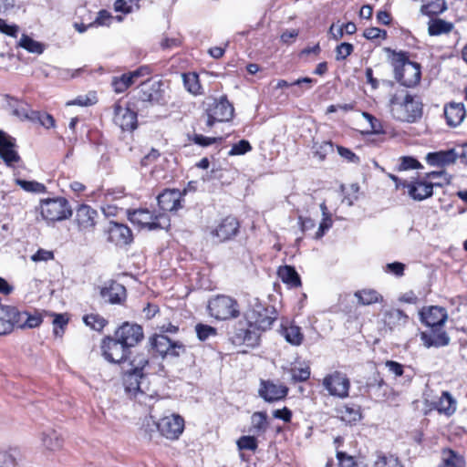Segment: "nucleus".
Returning <instances> with one entry per match:
<instances>
[{"instance_id":"nucleus-30","label":"nucleus","mask_w":467,"mask_h":467,"mask_svg":"<svg viewBox=\"0 0 467 467\" xmlns=\"http://www.w3.org/2000/svg\"><path fill=\"white\" fill-rule=\"evenodd\" d=\"M277 275L281 281L290 288H297L302 285L300 275L292 265H281L277 269Z\"/></svg>"},{"instance_id":"nucleus-9","label":"nucleus","mask_w":467,"mask_h":467,"mask_svg":"<svg viewBox=\"0 0 467 467\" xmlns=\"http://www.w3.org/2000/svg\"><path fill=\"white\" fill-rule=\"evenodd\" d=\"M186 189L166 188L156 197L159 212L166 213H176L184 207Z\"/></svg>"},{"instance_id":"nucleus-60","label":"nucleus","mask_w":467,"mask_h":467,"mask_svg":"<svg viewBox=\"0 0 467 467\" xmlns=\"http://www.w3.org/2000/svg\"><path fill=\"white\" fill-rule=\"evenodd\" d=\"M383 387H387V385L379 372L374 373L367 381V388L369 391H379Z\"/></svg>"},{"instance_id":"nucleus-25","label":"nucleus","mask_w":467,"mask_h":467,"mask_svg":"<svg viewBox=\"0 0 467 467\" xmlns=\"http://www.w3.org/2000/svg\"><path fill=\"white\" fill-rule=\"evenodd\" d=\"M107 233L108 241L117 246H125L133 241L132 231L123 223L110 222Z\"/></svg>"},{"instance_id":"nucleus-45","label":"nucleus","mask_w":467,"mask_h":467,"mask_svg":"<svg viewBox=\"0 0 467 467\" xmlns=\"http://www.w3.org/2000/svg\"><path fill=\"white\" fill-rule=\"evenodd\" d=\"M334 148V144L331 140H325L321 143H314L313 145V154L314 157L317 158L320 161L326 160L329 151H332Z\"/></svg>"},{"instance_id":"nucleus-18","label":"nucleus","mask_w":467,"mask_h":467,"mask_svg":"<svg viewBox=\"0 0 467 467\" xmlns=\"http://www.w3.org/2000/svg\"><path fill=\"white\" fill-rule=\"evenodd\" d=\"M98 219V211L88 204L82 203L76 209L73 223L78 232L86 234L95 231Z\"/></svg>"},{"instance_id":"nucleus-37","label":"nucleus","mask_w":467,"mask_h":467,"mask_svg":"<svg viewBox=\"0 0 467 467\" xmlns=\"http://www.w3.org/2000/svg\"><path fill=\"white\" fill-rule=\"evenodd\" d=\"M140 431L144 439L148 441L155 440L160 436L159 420L156 421L152 416L146 417L142 422Z\"/></svg>"},{"instance_id":"nucleus-53","label":"nucleus","mask_w":467,"mask_h":467,"mask_svg":"<svg viewBox=\"0 0 467 467\" xmlns=\"http://www.w3.org/2000/svg\"><path fill=\"white\" fill-rule=\"evenodd\" d=\"M194 144L201 147H208L214 143H220L223 140L222 137H206L202 134H193L190 139Z\"/></svg>"},{"instance_id":"nucleus-1","label":"nucleus","mask_w":467,"mask_h":467,"mask_svg":"<svg viewBox=\"0 0 467 467\" xmlns=\"http://www.w3.org/2000/svg\"><path fill=\"white\" fill-rule=\"evenodd\" d=\"M389 63L393 68L394 78L401 86L413 88L420 85L421 80V65L410 60L408 51L386 48Z\"/></svg>"},{"instance_id":"nucleus-57","label":"nucleus","mask_w":467,"mask_h":467,"mask_svg":"<svg viewBox=\"0 0 467 467\" xmlns=\"http://www.w3.org/2000/svg\"><path fill=\"white\" fill-rule=\"evenodd\" d=\"M336 59L345 60L348 57H349L354 51V46L348 42H343L337 46L336 47Z\"/></svg>"},{"instance_id":"nucleus-8","label":"nucleus","mask_w":467,"mask_h":467,"mask_svg":"<svg viewBox=\"0 0 467 467\" xmlns=\"http://www.w3.org/2000/svg\"><path fill=\"white\" fill-rule=\"evenodd\" d=\"M205 114L207 116L206 126L211 129L216 122L232 120L234 115V108L228 100L227 96L223 95L208 105Z\"/></svg>"},{"instance_id":"nucleus-22","label":"nucleus","mask_w":467,"mask_h":467,"mask_svg":"<svg viewBox=\"0 0 467 467\" xmlns=\"http://www.w3.org/2000/svg\"><path fill=\"white\" fill-rule=\"evenodd\" d=\"M16 148V139L0 130V159L8 167H14L21 161Z\"/></svg>"},{"instance_id":"nucleus-14","label":"nucleus","mask_w":467,"mask_h":467,"mask_svg":"<svg viewBox=\"0 0 467 467\" xmlns=\"http://www.w3.org/2000/svg\"><path fill=\"white\" fill-rule=\"evenodd\" d=\"M402 187L408 189L409 196L417 202H421L433 195L434 187H442V183L428 181L424 176L413 178L410 182L404 181Z\"/></svg>"},{"instance_id":"nucleus-35","label":"nucleus","mask_w":467,"mask_h":467,"mask_svg":"<svg viewBox=\"0 0 467 467\" xmlns=\"http://www.w3.org/2000/svg\"><path fill=\"white\" fill-rule=\"evenodd\" d=\"M26 118L32 122L39 123L46 129L55 128L56 126V120L54 117L45 111L32 109L26 114Z\"/></svg>"},{"instance_id":"nucleus-20","label":"nucleus","mask_w":467,"mask_h":467,"mask_svg":"<svg viewBox=\"0 0 467 467\" xmlns=\"http://www.w3.org/2000/svg\"><path fill=\"white\" fill-rule=\"evenodd\" d=\"M427 325L426 330L420 333V338L427 348L431 347H444L450 342L446 331L444 330V323H425Z\"/></svg>"},{"instance_id":"nucleus-46","label":"nucleus","mask_w":467,"mask_h":467,"mask_svg":"<svg viewBox=\"0 0 467 467\" xmlns=\"http://www.w3.org/2000/svg\"><path fill=\"white\" fill-rule=\"evenodd\" d=\"M16 184L28 192L44 193L47 192L45 184L36 181L16 180Z\"/></svg>"},{"instance_id":"nucleus-38","label":"nucleus","mask_w":467,"mask_h":467,"mask_svg":"<svg viewBox=\"0 0 467 467\" xmlns=\"http://www.w3.org/2000/svg\"><path fill=\"white\" fill-rule=\"evenodd\" d=\"M43 445L50 451H57L63 446V439L55 430L44 431L41 437Z\"/></svg>"},{"instance_id":"nucleus-13","label":"nucleus","mask_w":467,"mask_h":467,"mask_svg":"<svg viewBox=\"0 0 467 467\" xmlns=\"http://www.w3.org/2000/svg\"><path fill=\"white\" fill-rule=\"evenodd\" d=\"M112 120L123 132H133L139 126L138 113L129 105L122 106L121 100L116 101L113 106Z\"/></svg>"},{"instance_id":"nucleus-16","label":"nucleus","mask_w":467,"mask_h":467,"mask_svg":"<svg viewBox=\"0 0 467 467\" xmlns=\"http://www.w3.org/2000/svg\"><path fill=\"white\" fill-rule=\"evenodd\" d=\"M260 328L257 323H238L232 332L231 340L236 346L255 347L260 339Z\"/></svg>"},{"instance_id":"nucleus-40","label":"nucleus","mask_w":467,"mask_h":467,"mask_svg":"<svg viewBox=\"0 0 467 467\" xmlns=\"http://www.w3.org/2000/svg\"><path fill=\"white\" fill-rule=\"evenodd\" d=\"M338 411L341 419L348 423L356 422L361 419L360 408L358 406L345 405Z\"/></svg>"},{"instance_id":"nucleus-44","label":"nucleus","mask_w":467,"mask_h":467,"mask_svg":"<svg viewBox=\"0 0 467 467\" xmlns=\"http://www.w3.org/2000/svg\"><path fill=\"white\" fill-rule=\"evenodd\" d=\"M252 429L257 433L265 432L267 428V414L264 411L254 412L251 417Z\"/></svg>"},{"instance_id":"nucleus-6","label":"nucleus","mask_w":467,"mask_h":467,"mask_svg":"<svg viewBox=\"0 0 467 467\" xmlns=\"http://www.w3.org/2000/svg\"><path fill=\"white\" fill-rule=\"evenodd\" d=\"M39 211L42 218L51 223L66 220L72 215L71 206L65 197L41 200Z\"/></svg>"},{"instance_id":"nucleus-62","label":"nucleus","mask_w":467,"mask_h":467,"mask_svg":"<svg viewBox=\"0 0 467 467\" xmlns=\"http://www.w3.org/2000/svg\"><path fill=\"white\" fill-rule=\"evenodd\" d=\"M337 153L348 162L358 163L360 161L359 157L348 148L337 145Z\"/></svg>"},{"instance_id":"nucleus-52","label":"nucleus","mask_w":467,"mask_h":467,"mask_svg":"<svg viewBox=\"0 0 467 467\" xmlns=\"http://www.w3.org/2000/svg\"><path fill=\"white\" fill-rule=\"evenodd\" d=\"M321 208L323 210L324 217L319 224L318 230L316 233V235H315L316 239L321 238L325 234V233L332 227V223H333V221H332L330 215L327 213H326V211H327L326 205L322 204Z\"/></svg>"},{"instance_id":"nucleus-33","label":"nucleus","mask_w":467,"mask_h":467,"mask_svg":"<svg viewBox=\"0 0 467 467\" xmlns=\"http://www.w3.org/2000/svg\"><path fill=\"white\" fill-rule=\"evenodd\" d=\"M453 29V24L441 18L431 17L428 23V33L431 36L448 35Z\"/></svg>"},{"instance_id":"nucleus-64","label":"nucleus","mask_w":467,"mask_h":467,"mask_svg":"<svg viewBox=\"0 0 467 467\" xmlns=\"http://www.w3.org/2000/svg\"><path fill=\"white\" fill-rule=\"evenodd\" d=\"M16 457L9 451H0V467H15Z\"/></svg>"},{"instance_id":"nucleus-49","label":"nucleus","mask_w":467,"mask_h":467,"mask_svg":"<svg viewBox=\"0 0 467 467\" xmlns=\"http://www.w3.org/2000/svg\"><path fill=\"white\" fill-rule=\"evenodd\" d=\"M253 150L251 143L247 140H241L236 143H234L231 150L228 152L229 156L244 155Z\"/></svg>"},{"instance_id":"nucleus-61","label":"nucleus","mask_w":467,"mask_h":467,"mask_svg":"<svg viewBox=\"0 0 467 467\" xmlns=\"http://www.w3.org/2000/svg\"><path fill=\"white\" fill-rule=\"evenodd\" d=\"M291 377L294 382H303L309 379L310 369L306 368H295L291 369Z\"/></svg>"},{"instance_id":"nucleus-54","label":"nucleus","mask_w":467,"mask_h":467,"mask_svg":"<svg viewBox=\"0 0 467 467\" xmlns=\"http://www.w3.org/2000/svg\"><path fill=\"white\" fill-rule=\"evenodd\" d=\"M236 444L240 451L249 450L254 451L258 446L257 440L254 436H242L238 439Z\"/></svg>"},{"instance_id":"nucleus-47","label":"nucleus","mask_w":467,"mask_h":467,"mask_svg":"<svg viewBox=\"0 0 467 467\" xmlns=\"http://www.w3.org/2000/svg\"><path fill=\"white\" fill-rule=\"evenodd\" d=\"M422 164L412 156H402L399 159L398 171L420 170Z\"/></svg>"},{"instance_id":"nucleus-63","label":"nucleus","mask_w":467,"mask_h":467,"mask_svg":"<svg viewBox=\"0 0 467 467\" xmlns=\"http://www.w3.org/2000/svg\"><path fill=\"white\" fill-rule=\"evenodd\" d=\"M161 152L159 150L152 148L148 154H146L141 160H140V165L142 167H148L151 164L155 163L159 158L161 157Z\"/></svg>"},{"instance_id":"nucleus-32","label":"nucleus","mask_w":467,"mask_h":467,"mask_svg":"<svg viewBox=\"0 0 467 467\" xmlns=\"http://www.w3.org/2000/svg\"><path fill=\"white\" fill-rule=\"evenodd\" d=\"M421 321H446L447 311L440 306H424L420 311Z\"/></svg>"},{"instance_id":"nucleus-12","label":"nucleus","mask_w":467,"mask_h":467,"mask_svg":"<svg viewBox=\"0 0 467 467\" xmlns=\"http://www.w3.org/2000/svg\"><path fill=\"white\" fill-rule=\"evenodd\" d=\"M241 223L234 215H227L222 218L212 228L210 234L220 243H226L234 240L240 234Z\"/></svg>"},{"instance_id":"nucleus-34","label":"nucleus","mask_w":467,"mask_h":467,"mask_svg":"<svg viewBox=\"0 0 467 467\" xmlns=\"http://www.w3.org/2000/svg\"><path fill=\"white\" fill-rule=\"evenodd\" d=\"M434 408L440 413L451 416L456 410V400L449 391H443L439 400L435 403Z\"/></svg>"},{"instance_id":"nucleus-29","label":"nucleus","mask_w":467,"mask_h":467,"mask_svg":"<svg viewBox=\"0 0 467 467\" xmlns=\"http://www.w3.org/2000/svg\"><path fill=\"white\" fill-rule=\"evenodd\" d=\"M182 79L185 90L194 97L204 94L203 87L201 83L200 76L195 71L182 73Z\"/></svg>"},{"instance_id":"nucleus-59","label":"nucleus","mask_w":467,"mask_h":467,"mask_svg":"<svg viewBox=\"0 0 467 467\" xmlns=\"http://www.w3.org/2000/svg\"><path fill=\"white\" fill-rule=\"evenodd\" d=\"M140 0H117L114 3V9L116 12L123 14H130L133 10V5H138Z\"/></svg>"},{"instance_id":"nucleus-2","label":"nucleus","mask_w":467,"mask_h":467,"mask_svg":"<svg viewBox=\"0 0 467 467\" xmlns=\"http://www.w3.org/2000/svg\"><path fill=\"white\" fill-rule=\"evenodd\" d=\"M389 107L392 117L401 122H416L423 114L421 98L404 89L390 95Z\"/></svg>"},{"instance_id":"nucleus-51","label":"nucleus","mask_w":467,"mask_h":467,"mask_svg":"<svg viewBox=\"0 0 467 467\" xmlns=\"http://www.w3.org/2000/svg\"><path fill=\"white\" fill-rule=\"evenodd\" d=\"M258 317L255 321H276L278 318V313L274 306L260 307L256 310Z\"/></svg>"},{"instance_id":"nucleus-7","label":"nucleus","mask_w":467,"mask_h":467,"mask_svg":"<svg viewBox=\"0 0 467 467\" xmlns=\"http://www.w3.org/2000/svg\"><path fill=\"white\" fill-rule=\"evenodd\" d=\"M357 302L348 300L347 296L340 300V308L346 313H357L360 306H369L376 304H383L384 296L376 289L365 287L354 292Z\"/></svg>"},{"instance_id":"nucleus-36","label":"nucleus","mask_w":467,"mask_h":467,"mask_svg":"<svg viewBox=\"0 0 467 467\" xmlns=\"http://www.w3.org/2000/svg\"><path fill=\"white\" fill-rule=\"evenodd\" d=\"M423 2L420 11L429 17L437 16L447 9L445 0H423Z\"/></svg>"},{"instance_id":"nucleus-21","label":"nucleus","mask_w":467,"mask_h":467,"mask_svg":"<svg viewBox=\"0 0 467 467\" xmlns=\"http://www.w3.org/2000/svg\"><path fill=\"white\" fill-rule=\"evenodd\" d=\"M114 335L129 349L140 343L144 337L143 328L138 323H122L116 329Z\"/></svg>"},{"instance_id":"nucleus-27","label":"nucleus","mask_w":467,"mask_h":467,"mask_svg":"<svg viewBox=\"0 0 467 467\" xmlns=\"http://www.w3.org/2000/svg\"><path fill=\"white\" fill-rule=\"evenodd\" d=\"M101 296L111 304H123L127 298L126 287L116 282L111 281L108 286L101 290Z\"/></svg>"},{"instance_id":"nucleus-4","label":"nucleus","mask_w":467,"mask_h":467,"mask_svg":"<svg viewBox=\"0 0 467 467\" xmlns=\"http://www.w3.org/2000/svg\"><path fill=\"white\" fill-rule=\"evenodd\" d=\"M125 391L140 403L148 404L155 399L157 392L150 386L148 378L145 374L134 372V370H126L122 376Z\"/></svg>"},{"instance_id":"nucleus-10","label":"nucleus","mask_w":467,"mask_h":467,"mask_svg":"<svg viewBox=\"0 0 467 467\" xmlns=\"http://www.w3.org/2000/svg\"><path fill=\"white\" fill-rule=\"evenodd\" d=\"M149 345L150 350L161 358L168 356L177 358L185 352V346L182 343L171 341L167 336L161 334L150 337Z\"/></svg>"},{"instance_id":"nucleus-39","label":"nucleus","mask_w":467,"mask_h":467,"mask_svg":"<svg viewBox=\"0 0 467 467\" xmlns=\"http://www.w3.org/2000/svg\"><path fill=\"white\" fill-rule=\"evenodd\" d=\"M130 368L129 370H134V372L145 374L146 376L150 373V360L148 355L145 353H138L134 355L130 359Z\"/></svg>"},{"instance_id":"nucleus-56","label":"nucleus","mask_w":467,"mask_h":467,"mask_svg":"<svg viewBox=\"0 0 467 467\" xmlns=\"http://www.w3.org/2000/svg\"><path fill=\"white\" fill-rule=\"evenodd\" d=\"M195 331L198 338L201 341L206 340L211 336L216 335V329L211 326L204 325L202 323H198L195 327Z\"/></svg>"},{"instance_id":"nucleus-5","label":"nucleus","mask_w":467,"mask_h":467,"mask_svg":"<svg viewBox=\"0 0 467 467\" xmlns=\"http://www.w3.org/2000/svg\"><path fill=\"white\" fill-rule=\"evenodd\" d=\"M208 313L216 321L237 319L241 316V306L236 299L225 295L212 297L207 305Z\"/></svg>"},{"instance_id":"nucleus-17","label":"nucleus","mask_w":467,"mask_h":467,"mask_svg":"<svg viewBox=\"0 0 467 467\" xmlns=\"http://www.w3.org/2000/svg\"><path fill=\"white\" fill-rule=\"evenodd\" d=\"M152 72V68L150 66H140L133 71L123 73L120 76H115L111 80L112 89L117 94L124 93L137 83L139 78L149 77Z\"/></svg>"},{"instance_id":"nucleus-15","label":"nucleus","mask_w":467,"mask_h":467,"mask_svg":"<svg viewBox=\"0 0 467 467\" xmlns=\"http://www.w3.org/2000/svg\"><path fill=\"white\" fill-rule=\"evenodd\" d=\"M101 351L103 358L113 364H121L130 358V350L117 338L107 337L102 340Z\"/></svg>"},{"instance_id":"nucleus-3","label":"nucleus","mask_w":467,"mask_h":467,"mask_svg":"<svg viewBox=\"0 0 467 467\" xmlns=\"http://www.w3.org/2000/svg\"><path fill=\"white\" fill-rule=\"evenodd\" d=\"M127 217L129 221L140 229L148 231L169 232L171 227V220L170 214L161 213L155 209L147 207H140L138 209H128Z\"/></svg>"},{"instance_id":"nucleus-43","label":"nucleus","mask_w":467,"mask_h":467,"mask_svg":"<svg viewBox=\"0 0 467 467\" xmlns=\"http://www.w3.org/2000/svg\"><path fill=\"white\" fill-rule=\"evenodd\" d=\"M442 467H464V461L462 457L458 455L452 450L443 451Z\"/></svg>"},{"instance_id":"nucleus-41","label":"nucleus","mask_w":467,"mask_h":467,"mask_svg":"<svg viewBox=\"0 0 467 467\" xmlns=\"http://www.w3.org/2000/svg\"><path fill=\"white\" fill-rule=\"evenodd\" d=\"M19 45L26 51L34 54H42L44 52V45L38 41L34 40L27 35H23L20 38Z\"/></svg>"},{"instance_id":"nucleus-50","label":"nucleus","mask_w":467,"mask_h":467,"mask_svg":"<svg viewBox=\"0 0 467 467\" xmlns=\"http://www.w3.org/2000/svg\"><path fill=\"white\" fill-rule=\"evenodd\" d=\"M372 467H403V465L392 455H379Z\"/></svg>"},{"instance_id":"nucleus-23","label":"nucleus","mask_w":467,"mask_h":467,"mask_svg":"<svg viewBox=\"0 0 467 467\" xmlns=\"http://www.w3.org/2000/svg\"><path fill=\"white\" fill-rule=\"evenodd\" d=\"M160 436L177 440L184 430V420L178 414L162 417L159 420Z\"/></svg>"},{"instance_id":"nucleus-58","label":"nucleus","mask_w":467,"mask_h":467,"mask_svg":"<svg viewBox=\"0 0 467 467\" xmlns=\"http://www.w3.org/2000/svg\"><path fill=\"white\" fill-rule=\"evenodd\" d=\"M363 36L368 40L382 39L385 40L388 37V33L385 29L379 27H368L364 30Z\"/></svg>"},{"instance_id":"nucleus-19","label":"nucleus","mask_w":467,"mask_h":467,"mask_svg":"<svg viewBox=\"0 0 467 467\" xmlns=\"http://www.w3.org/2000/svg\"><path fill=\"white\" fill-rule=\"evenodd\" d=\"M324 389L329 395L345 399L348 397L350 381L348 377L341 372L335 371L327 375L322 381Z\"/></svg>"},{"instance_id":"nucleus-48","label":"nucleus","mask_w":467,"mask_h":467,"mask_svg":"<svg viewBox=\"0 0 467 467\" xmlns=\"http://www.w3.org/2000/svg\"><path fill=\"white\" fill-rule=\"evenodd\" d=\"M316 82H317L316 79L311 78L309 77L298 78L292 83H288L285 79H279L277 81L276 88H286V87H290V86L303 87V85H305V89H309L312 88L313 84H315Z\"/></svg>"},{"instance_id":"nucleus-42","label":"nucleus","mask_w":467,"mask_h":467,"mask_svg":"<svg viewBox=\"0 0 467 467\" xmlns=\"http://www.w3.org/2000/svg\"><path fill=\"white\" fill-rule=\"evenodd\" d=\"M98 102V96L96 91H90L86 95H79L76 99L68 100L67 106H80L88 107L95 105Z\"/></svg>"},{"instance_id":"nucleus-26","label":"nucleus","mask_w":467,"mask_h":467,"mask_svg":"<svg viewBox=\"0 0 467 467\" xmlns=\"http://www.w3.org/2000/svg\"><path fill=\"white\" fill-rule=\"evenodd\" d=\"M467 115L462 102L450 101L443 106V117L449 127H458Z\"/></svg>"},{"instance_id":"nucleus-31","label":"nucleus","mask_w":467,"mask_h":467,"mask_svg":"<svg viewBox=\"0 0 467 467\" xmlns=\"http://www.w3.org/2000/svg\"><path fill=\"white\" fill-rule=\"evenodd\" d=\"M279 331L286 342L293 346H300L304 340L301 327L296 326L295 323H281Z\"/></svg>"},{"instance_id":"nucleus-11","label":"nucleus","mask_w":467,"mask_h":467,"mask_svg":"<svg viewBox=\"0 0 467 467\" xmlns=\"http://www.w3.org/2000/svg\"><path fill=\"white\" fill-rule=\"evenodd\" d=\"M162 86L161 81H142L138 91V100L146 106L165 105L167 100Z\"/></svg>"},{"instance_id":"nucleus-55","label":"nucleus","mask_w":467,"mask_h":467,"mask_svg":"<svg viewBox=\"0 0 467 467\" xmlns=\"http://www.w3.org/2000/svg\"><path fill=\"white\" fill-rule=\"evenodd\" d=\"M337 459L340 467H364L362 462H358L354 457L343 451L337 452Z\"/></svg>"},{"instance_id":"nucleus-28","label":"nucleus","mask_w":467,"mask_h":467,"mask_svg":"<svg viewBox=\"0 0 467 467\" xmlns=\"http://www.w3.org/2000/svg\"><path fill=\"white\" fill-rule=\"evenodd\" d=\"M425 160L431 166L444 168L450 164H453L456 161L457 154L453 149L429 152L426 155Z\"/></svg>"},{"instance_id":"nucleus-24","label":"nucleus","mask_w":467,"mask_h":467,"mask_svg":"<svg viewBox=\"0 0 467 467\" xmlns=\"http://www.w3.org/2000/svg\"><path fill=\"white\" fill-rule=\"evenodd\" d=\"M288 391L289 389L283 384L261 379L258 394L265 402L274 403L285 400Z\"/></svg>"}]
</instances>
